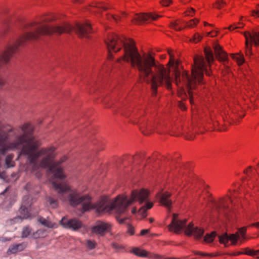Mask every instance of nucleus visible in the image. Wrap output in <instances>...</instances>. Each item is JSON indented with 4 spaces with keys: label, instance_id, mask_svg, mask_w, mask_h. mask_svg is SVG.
Segmentation results:
<instances>
[{
    "label": "nucleus",
    "instance_id": "1",
    "mask_svg": "<svg viewBox=\"0 0 259 259\" xmlns=\"http://www.w3.org/2000/svg\"><path fill=\"white\" fill-rule=\"evenodd\" d=\"M105 42L108 50V59L113 58L112 53L122 50V55L117 59V61L130 62L139 71L141 78L150 84L152 96L156 95L159 87L165 86L168 90L171 89L170 71L163 65L156 64L154 58L150 54L141 55L132 40H126L123 36L110 33Z\"/></svg>",
    "mask_w": 259,
    "mask_h": 259
},
{
    "label": "nucleus",
    "instance_id": "2",
    "mask_svg": "<svg viewBox=\"0 0 259 259\" xmlns=\"http://www.w3.org/2000/svg\"><path fill=\"white\" fill-rule=\"evenodd\" d=\"M167 52L170 57L168 64L170 66L175 68L176 83L185 94L188 93L189 97V101L192 104L193 95L196 93L195 91L198 90V85L203 83L204 73L205 72L207 76H210L211 74V71L208 70V68L214 60L212 51L210 48H205L204 49L205 58L199 56L194 57V64L191 67V77L186 71H184L181 75L180 72L178 70L179 61L175 60L172 50H168Z\"/></svg>",
    "mask_w": 259,
    "mask_h": 259
},
{
    "label": "nucleus",
    "instance_id": "3",
    "mask_svg": "<svg viewBox=\"0 0 259 259\" xmlns=\"http://www.w3.org/2000/svg\"><path fill=\"white\" fill-rule=\"evenodd\" d=\"M236 192H233L230 196L227 195L226 197L218 200L214 199L211 195L206 190L200 195L198 201L203 204L206 203L211 209V213L214 217L218 216H227L229 213L235 209V202L233 199L236 197Z\"/></svg>",
    "mask_w": 259,
    "mask_h": 259
},
{
    "label": "nucleus",
    "instance_id": "4",
    "mask_svg": "<svg viewBox=\"0 0 259 259\" xmlns=\"http://www.w3.org/2000/svg\"><path fill=\"white\" fill-rule=\"evenodd\" d=\"M170 231L176 233H180L185 229V233L188 236L193 235L195 238H201L204 233V230L202 228L194 226L192 223L187 225V220H180L178 214L174 213L171 223L168 226Z\"/></svg>",
    "mask_w": 259,
    "mask_h": 259
},
{
    "label": "nucleus",
    "instance_id": "5",
    "mask_svg": "<svg viewBox=\"0 0 259 259\" xmlns=\"http://www.w3.org/2000/svg\"><path fill=\"white\" fill-rule=\"evenodd\" d=\"M132 117L134 118L133 121L135 124H138L141 132L145 135L151 134L156 128V125L151 121H147L144 117L142 116V113H134L132 115ZM156 128H158L156 126Z\"/></svg>",
    "mask_w": 259,
    "mask_h": 259
},
{
    "label": "nucleus",
    "instance_id": "6",
    "mask_svg": "<svg viewBox=\"0 0 259 259\" xmlns=\"http://www.w3.org/2000/svg\"><path fill=\"white\" fill-rule=\"evenodd\" d=\"M246 231V228L242 227L240 228L235 234L229 235L227 233H224L219 236V242L220 243L224 244L225 246L230 245H235L238 240H241L242 241L245 239Z\"/></svg>",
    "mask_w": 259,
    "mask_h": 259
},
{
    "label": "nucleus",
    "instance_id": "7",
    "mask_svg": "<svg viewBox=\"0 0 259 259\" xmlns=\"http://www.w3.org/2000/svg\"><path fill=\"white\" fill-rule=\"evenodd\" d=\"M244 35L246 39V55H250L251 54L252 44H254L256 46H259V32L255 31H253L251 33L245 32Z\"/></svg>",
    "mask_w": 259,
    "mask_h": 259
},
{
    "label": "nucleus",
    "instance_id": "8",
    "mask_svg": "<svg viewBox=\"0 0 259 259\" xmlns=\"http://www.w3.org/2000/svg\"><path fill=\"white\" fill-rule=\"evenodd\" d=\"M25 197L24 198L22 205L20 208V215L15 217L13 219L10 220L11 223H14L21 221L22 219H26L29 218L33 217L38 213V210H37L34 213L32 214L31 211L32 207L25 202Z\"/></svg>",
    "mask_w": 259,
    "mask_h": 259
},
{
    "label": "nucleus",
    "instance_id": "9",
    "mask_svg": "<svg viewBox=\"0 0 259 259\" xmlns=\"http://www.w3.org/2000/svg\"><path fill=\"white\" fill-rule=\"evenodd\" d=\"M228 107L229 111H228L226 116V119L229 118L233 122L236 119L237 117L242 118L244 116V114L241 111L242 107L237 102L230 103Z\"/></svg>",
    "mask_w": 259,
    "mask_h": 259
},
{
    "label": "nucleus",
    "instance_id": "10",
    "mask_svg": "<svg viewBox=\"0 0 259 259\" xmlns=\"http://www.w3.org/2000/svg\"><path fill=\"white\" fill-rule=\"evenodd\" d=\"M111 229V225L108 223L98 221L91 228L92 233L100 236H104Z\"/></svg>",
    "mask_w": 259,
    "mask_h": 259
},
{
    "label": "nucleus",
    "instance_id": "11",
    "mask_svg": "<svg viewBox=\"0 0 259 259\" xmlns=\"http://www.w3.org/2000/svg\"><path fill=\"white\" fill-rule=\"evenodd\" d=\"M161 16L152 13H142L135 14L132 21L135 24H142L144 22H150L156 20Z\"/></svg>",
    "mask_w": 259,
    "mask_h": 259
},
{
    "label": "nucleus",
    "instance_id": "12",
    "mask_svg": "<svg viewBox=\"0 0 259 259\" xmlns=\"http://www.w3.org/2000/svg\"><path fill=\"white\" fill-rule=\"evenodd\" d=\"M199 22V19L196 18L192 19L189 22L178 20L175 22H171L170 27L176 31H180L184 28H192L195 26Z\"/></svg>",
    "mask_w": 259,
    "mask_h": 259
},
{
    "label": "nucleus",
    "instance_id": "13",
    "mask_svg": "<svg viewBox=\"0 0 259 259\" xmlns=\"http://www.w3.org/2000/svg\"><path fill=\"white\" fill-rule=\"evenodd\" d=\"M60 224L64 227L74 231L78 230L82 227H84L85 230H86V228L83 223L79 220L76 219H68L67 218L64 217L60 221Z\"/></svg>",
    "mask_w": 259,
    "mask_h": 259
},
{
    "label": "nucleus",
    "instance_id": "14",
    "mask_svg": "<svg viewBox=\"0 0 259 259\" xmlns=\"http://www.w3.org/2000/svg\"><path fill=\"white\" fill-rule=\"evenodd\" d=\"M170 196L171 194L169 192L161 190L157 193L156 197L162 205L170 209L172 204V201L170 199Z\"/></svg>",
    "mask_w": 259,
    "mask_h": 259
},
{
    "label": "nucleus",
    "instance_id": "15",
    "mask_svg": "<svg viewBox=\"0 0 259 259\" xmlns=\"http://www.w3.org/2000/svg\"><path fill=\"white\" fill-rule=\"evenodd\" d=\"M216 57L221 61L226 62L228 60L227 53L223 50L222 47L219 44H214L213 46Z\"/></svg>",
    "mask_w": 259,
    "mask_h": 259
},
{
    "label": "nucleus",
    "instance_id": "16",
    "mask_svg": "<svg viewBox=\"0 0 259 259\" xmlns=\"http://www.w3.org/2000/svg\"><path fill=\"white\" fill-rule=\"evenodd\" d=\"M131 252L136 255L141 257H148L149 258H156L157 259L160 258V256L158 255H152L150 252L138 247L133 248L131 250Z\"/></svg>",
    "mask_w": 259,
    "mask_h": 259
},
{
    "label": "nucleus",
    "instance_id": "17",
    "mask_svg": "<svg viewBox=\"0 0 259 259\" xmlns=\"http://www.w3.org/2000/svg\"><path fill=\"white\" fill-rule=\"evenodd\" d=\"M26 247L27 243L25 242L13 244L9 248L7 251V254L8 255H10L11 254L17 253L18 252H20L24 250Z\"/></svg>",
    "mask_w": 259,
    "mask_h": 259
},
{
    "label": "nucleus",
    "instance_id": "18",
    "mask_svg": "<svg viewBox=\"0 0 259 259\" xmlns=\"http://www.w3.org/2000/svg\"><path fill=\"white\" fill-rule=\"evenodd\" d=\"M38 221L42 225L46 226L48 228H53L55 225V224L51 221L50 220L48 219H44L41 217H39Z\"/></svg>",
    "mask_w": 259,
    "mask_h": 259
},
{
    "label": "nucleus",
    "instance_id": "19",
    "mask_svg": "<svg viewBox=\"0 0 259 259\" xmlns=\"http://www.w3.org/2000/svg\"><path fill=\"white\" fill-rule=\"evenodd\" d=\"M14 156V154H9L6 156L5 163L7 168L14 166L15 162L13 160Z\"/></svg>",
    "mask_w": 259,
    "mask_h": 259
},
{
    "label": "nucleus",
    "instance_id": "20",
    "mask_svg": "<svg viewBox=\"0 0 259 259\" xmlns=\"http://www.w3.org/2000/svg\"><path fill=\"white\" fill-rule=\"evenodd\" d=\"M245 254L254 256L257 258H259V249L254 250L246 248L245 249Z\"/></svg>",
    "mask_w": 259,
    "mask_h": 259
},
{
    "label": "nucleus",
    "instance_id": "21",
    "mask_svg": "<svg viewBox=\"0 0 259 259\" xmlns=\"http://www.w3.org/2000/svg\"><path fill=\"white\" fill-rule=\"evenodd\" d=\"M216 235L217 234L215 232H213L210 234H206L204 237L203 241L207 243H211L213 241Z\"/></svg>",
    "mask_w": 259,
    "mask_h": 259
},
{
    "label": "nucleus",
    "instance_id": "22",
    "mask_svg": "<svg viewBox=\"0 0 259 259\" xmlns=\"http://www.w3.org/2000/svg\"><path fill=\"white\" fill-rule=\"evenodd\" d=\"M84 245L89 249L92 250L96 248L97 243L94 240L88 239L85 241Z\"/></svg>",
    "mask_w": 259,
    "mask_h": 259
},
{
    "label": "nucleus",
    "instance_id": "23",
    "mask_svg": "<svg viewBox=\"0 0 259 259\" xmlns=\"http://www.w3.org/2000/svg\"><path fill=\"white\" fill-rule=\"evenodd\" d=\"M232 58L236 60L238 65H241L244 62V58L242 55L240 54H231Z\"/></svg>",
    "mask_w": 259,
    "mask_h": 259
},
{
    "label": "nucleus",
    "instance_id": "24",
    "mask_svg": "<svg viewBox=\"0 0 259 259\" xmlns=\"http://www.w3.org/2000/svg\"><path fill=\"white\" fill-rule=\"evenodd\" d=\"M94 8L95 9H97V10H92L93 11H94V12H97V11H100L101 10H106L108 9V7L107 6H106V5L103 3H98V4H96L95 6H94Z\"/></svg>",
    "mask_w": 259,
    "mask_h": 259
},
{
    "label": "nucleus",
    "instance_id": "25",
    "mask_svg": "<svg viewBox=\"0 0 259 259\" xmlns=\"http://www.w3.org/2000/svg\"><path fill=\"white\" fill-rule=\"evenodd\" d=\"M10 29H11V27L9 24H5L3 25V28L0 32L1 36H5V35H6L9 32Z\"/></svg>",
    "mask_w": 259,
    "mask_h": 259
},
{
    "label": "nucleus",
    "instance_id": "26",
    "mask_svg": "<svg viewBox=\"0 0 259 259\" xmlns=\"http://www.w3.org/2000/svg\"><path fill=\"white\" fill-rule=\"evenodd\" d=\"M185 167H181L179 170V178L181 177L182 181L186 180L187 172H185Z\"/></svg>",
    "mask_w": 259,
    "mask_h": 259
},
{
    "label": "nucleus",
    "instance_id": "27",
    "mask_svg": "<svg viewBox=\"0 0 259 259\" xmlns=\"http://www.w3.org/2000/svg\"><path fill=\"white\" fill-rule=\"evenodd\" d=\"M31 232V229L29 227H25L22 233V238H26L28 236Z\"/></svg>",
    "mask_w": 259,
    "mask_h": 259
},
{
    "label": "nucleus",
    "instance_id": "28",
    "mask_svg": "<svg viewBox=\"0 0 259 259\" xmlns=\"http://www.w3.org/2000/svg\"><path fill=\"white\" fill-rule=\"evenodd\" d=\"M48 201L49 203L50 206L53 208H56L58 205L57 201L51 197L48 198Z\"/></svg>",
    "mask_w": 259,
    "mask_h": 259
},
{
    "label": "nucleus",
    "instance_id": "29",
    "mask_svg": "<svg viewBox=\"0 0 259 259\" xmlns=\"http://www.w3.org/2000/svg\"><path fill=\"white\" fill-rule=\"evenodd\" d=\"M107 18L109 20L114 21L116 22H117L120 19V17L118 16L110 14H107Z\"/></svg>",
    "mask_w": 259,
    "mask_h": 259
},
{
    "label": "nucleus",
    "instance_id": "30",
    "mask_svg": "<svg viewBox=\"0 0 259 259\" xmlns=\"http://www.w3.org/2000/svg\"><path fill=\"white\" fill-rule=\"evenodd\" d=\"M226 5V3L223 0H218L214 5V7L217 9H221Z\"/></svg>",
    "mask_w": 259,
    "mask_h": 259
},
{
    "label": "nucleus",
    "instance_id": "31",
    "mask_svg": "<svg viewBox=\"0 0 259 259\" xmlns=\"http://www.w3.org/2000/svg\"><path fill=\"white\" fill-rule=\"evenodd\" d=\"M243 27V24L241 22H239L238 24H234L233 25H230L228 27V29L230 30H233L237 28H241Z\"/></svg>",
    "mask_w": 259,
    "mask_h": 259
},
{
    "label": "nucleus",
    "instance_id": "32",
    "mask_svg": "<svg viewBox=\"0 0 259 259\" xmlns=\"http://www.w3.org/2000/svg\"><path fill=\"white\" fill-rule=\"evenodd\" d=\"M195 12V10L193 8H191L186 10L184 14L186 16L192 17L194 15Z\"/></svg>",
    "mask_w": 259,
    "mask_h": 259
},
{
    "label": "nucleus",
    "instance_id": "33",
    "mask_svg": "<svg viewBox=\"0 0 259 259\" xmlns=\"http://www.w3.org/2000/svg\"><path fill=\"white\" fill-rule=\"evenodd\" d=\"M201 38L202 37L200 35L199 33H196L194 35L193 38L191 39V40L194 43H197L200 41Z\"/></svg>",
    "mask_w": 259,
    "mask_h": 259
},
{
    "label": "nucleus",
    "instance_id": "34",
    "mask_svg": "<svg viewBox=\"0 0 259 259\" xmlns=\"http://www.w3.org/2000/svg\"><path fill=\"white\" fill-rule=\"evenodd\" d=\"M195 253L196 255H200L204 256L213 257L217 256V254H214L213 253H205L200 251H196Z\"/></svg>",
    "mask_w": 259,
    "mask_h": 259
},
{
    "label": "nucleus",
    "instance_id": "35",
    "mask_svg": "<svg viewBox=\"0 0 259 259\" xmlns=\"http://www.w3.org/2000/svg\"><path fill=\"white\" fill-rule=\"evenodd\" d=\"M127 233L130 234L131 235H133L135 233V230L133 226L130 224H127Z\"/></svg>",
    "mask_w": 259,
    "mask_h": 259
},
{
    "label": "nucleus",
    "instance_id": "36",
    "mask_svg": "<svg viewBox=\"0 0 259 259\" xmlns=\"http://www.w3.org/2000/svg\"><path fill=\"white\" fill-rule=\"evenodd\" d=\"M251 14L254 17H259V5L257 6L256 10L251 11Z\"/></svg>",
    "mask_w": 259,
    "mask_h": 259
},
{
    "label": "nucleus",
    "instance_id": "37",
    "mask_svg": "<svg viewBox=\"0 0 259 259\" xmlns=\"http://www.w3.org/2000/svg\"><path fill=\"white\" fill-rule=\"evenodd\" d=\"M160 3H161V4L163 6L167 7V6H168L172 3V1L171 0H162Z\"/></svg>",
    "mask_w": 259,
    "mask_h": 259
},
{
    "label": "nucleus",
    "instance_id": "38",
    "mask_svg": "<svg viewBox=\"0 0 259 259\" xmlns=\"http://www.w3.org/2000/svg\"><path fill=\"white\" fill-rule=\"evenodd\" d=\"M149 232V229H144V230H142L141 231V233H140V235L141 236H144L145 235V234L148 233Z\"/></svg>",
    "mask_w": 259,
    "mask_h": 259
},
{
    "label": "nucleus",
    "instance_id": "39",
    "mask_svg": "<svg viewBox=\"0 0 259 259\" xmlns=\"http://www.w3.org/2000/svg\"><path fill=\"white\" fill-rule=\"evenodd\" d=\"M217 31H211L208 33V36H210L211 37H214L217 35Z\"/></svg>",
    "mask_w": 259,
    "mask_h": 259
},
{
    "label": "nucleus",
    "instance_id": "40",
    "mask_svg": "<svg viewBox=\"0 0 259 259\" xmlns=\"http://www.w3.org/2000/svg\"><path fill=\"white\" fill-rule=\"evenodd\" d=\"M251 171V167H249L245 170V173L247 175L248 177H249L250 173Z\"/></svg>",
    "mask_w": 259,
    "mask_h": 259
},
{
    "label": "nucleus",
    "instance_id": "41",
    "mask_svg": "<svg viewBox=\"0 0 259 259\" xmlns=\"http://www.w3.org/2000/svg\"><path fill=\"white\" fill-rule=\"evenodd\" d=\"M179 106L180 108L183 110H185L186 109L185 105L182 102L179 103Z\"/></svg>",
    "mask_w": 259,
    "mask_h": 259
},
{
    "label": "nucleus",
    "instance_id": "42",
    "mask_svg": "<svg viewBox=\"0 0 259 259\" xmlns=\"http://www.w3.org/2000/svg\"><path fill=\"white\" fill-rule=\"evenodd\" d=\"M254 179H253L250 180V183L248 184L249 188H251V187H252L253 186V183L254 182Z\"/></svg>",
    "mask_w": 259,
    "mask_h": 259
},
{
    "label": "nucleus",
    "instance_id": "43",
    "mask_svg": "<svg viewBox=\"0 0 259 259\" xmlns=\"http://www.w3.org/2000/svg\"><path fill=\"white\" fill-rule=\"evenodd\" d=\"M245 251L244 252H237L233 254L234 255H238L242 254H245L244 253Z\"/></svg>",
    "mask_w": 259,
    "mask_h": 259
},
{
    "label": "nucleus",
    "instance_id": "44",
    "mask_svg": "<svg viewBox=\"0 0 259 259\" xmlns=\"http://www.w3.org/2000/svg\"><path fill=\"white\" fill-rule=\"evenodd\" d=\"M136 211H137V209L136 207H134L132 208V213L134 214L136 212Z\"/></svg>",
    "mask_w": 259,
    "mask_h": 259
},
{
    "label": "nucleus",
    "instance_id": "45",
    "mask_svg": "<svg viewBox=\"0 0 259 259\" xmlns=\"http://www.w3.org/2000/svg\"><path fill=\"white\" fill-rule=\"evenodd\" d=\"M253 225L257 228H259V222L256 223L255 224H253Z\"/></svg>",
    "mask_w": 259,
    "mask_h": 259
},
{
    "label": "nucleus",
    "instance_id": "46",
    "mask_svg": "<svg viewBox=\"0 0 259 259\" xmlns=\"http://www.w3.org/2000/svg\"><path fill=\"white\" fill-rule=\"evenodd\" d=\"M204 25L205 26H207V25H211L210 24H209L208 23H207L206 22H204Z\"/></svg>",
    "mask_w": 259,
    "mask_h": 259
},
{
    "label": "nucleus",
    "instance_id": "47",
    "mask_svg": "<svg viewBox=\"0 0 259 259\" xmlns=\"http://www.w3.org/2000/svg\"><path fill=\"white\" fill-rule=\"evenodd\" d=\"M149 221H150V223H152L153 222L154 220H153V219L151 218V219H150Z\"/></svg>",
    "mask_w": 259,
    "mask_h": 259
},
{
    "label": "nucleus",
    "instance_id": "48",
    "mask_svg": "<svg viewBox=\"0 0 259 259\" xmlns=\"http://www.w3.org/2000/svg\"><path fill=\"white\" fill-rule=\"evenodd\" d=\"M162 59L165 58V56H162Z\"/></svg>",
    "mask_w": 259,
    "mask_h": 259
},
{
    "label": "nucleus",
    "instance_id": "49",
    "mask_svg": "<svg viewBox=\"0 0 259 259\" xmlns=\"http://www.w3.org/2000/svg\"><path fill=\"white\" fill-rule=\"evenodd\" d=\"M252 92H253V93H254V89H253Z\"/></svg>",
    "mask_w": 259,
    "mask_h": 259
}]
</instances>
